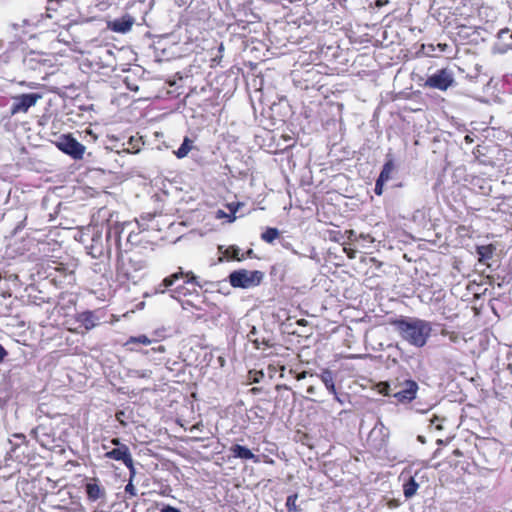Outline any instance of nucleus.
I'll return each mask as SVG.
<instances>
[{"label": "nucleus", "mask_w": 512, "mask_h": 512, "mask_svg": "<svg viewBox=\"0 0 512 512\" xmlns=\"http://www.w3.org/2000/svg\"><path fill=\"white\" fill-rule=\"evenodd\" d=\"M389 324L397 330L403 340L418 348L426 345L432 331L429 322L418 318L401 316L390 319Z\"/></svg>", "instance_id": "f257e3e1"}, {"label": "nucleus", "mask_w": 512, "mask_h": 512, "mask_svg": "<svg viewBox=\"0 0 512 512\" xmlns=\"http://www.w3.org/2000/svg\"><path fill=\"white\" fill-rule=\"evenodd\" d=\"M120 228L119 226H113L109 228L106 234V241L110 242L114 239V246L117 251V265H116V277L122 282L134 281L135 273H137L141 268V262L135 259V255L130 254L129 252L121 251V240H120Z\"/></svg>", "instance_id": "f03ea898"}, {"label": "nucleus", "mask_w": 512, "mask_h": 512, "mask_svg": "<svg viewBox=\"0 0 512 512\" xmlns=\"http://www.w3.org/2000/svg\"><path fill=\"white\" fill-rule=\"evenodd\" d=\"M162 286L165 287V289L162 290V294L167 293L171 298L176 300L197 294V289L202 287L193 272L184 273L181 270L164 278L162 280Z\"/></svg>", "instance_id": "7ed1b4c3"}, {"label": "nucleus", "mask_w": 512, "mask_h": 512, "mask_svg": "<svg viewBox=\"0 0 512 512\" xmlns=\"http://www.w3.org/2000/svg\"><path fill=\"white\" fill-rule=\"evenodd\" d=\"M423 83H419L420 86L430 90H438L446 92L449 88L456 85L454 73L451 69L445 67L437 69L434 72L427 75L424 79H421Z\"/></svg>", "instance_id": "20e7f679"}, {"label": "nucleus", "mask_w": 512, "mask_h": 512, "mask_svg": "<svg viewBox=\"0 0 512 512\" xmlns=\"http://www.w3.org/2000/svg\"><path fill=\"white\" fill-rule=\"evenodd\" d=\"M393 398L400 404H409L417 397L419 390L418 383L406 377H396L393 379Z\"/></svg>", "instance_id": "39448f33"}, {"label": "nucleus", "mask_w": 512, "mask_h": 512, "mask_svg": "<svg viewBox=\"0 0 512 512\" xmlns=\"http://www.w3.org/2000/svg\"><path fill=\"white\" fill-rule=\"evenodd\" d=\"M47 268L50 270L47 277L51 278L55 285L62 287L75 282L74 268L68 264L48 261Z\"/></svg>", "instance_id": "423d86ee"}, {"label": "nucleus", "mask_w": 512, "mask_h": 512, "mask_svg": "<svg viewBox=\"0 0 512 512\" xmlns=\"http://www.w3.org/2000/svg\"><path fill=\"white\" fill-rule=\"evenodd\" d=\"M52 143L64 154L70 156L74 160H80L85 153V146L77 141L71 133L61 134L56 137Z\"/></svg>", "instance_id": "0eeeda50"}, {"label": "nucleus", "mask_w": 512, "mask_h": 512, "mask_svg": "<svg viewBox=\"0 0 512 512\" xmlns=\"http://www.w3.org/2000/svg\"><path fill=\"white\" fill-rule=\"evenodd\" d=\"M263 279L261 271H249L246 269L235 270L229 275V283L234 288H251L258 286Z\"/></svg>", "instance_id": "6e6552de"}, {"label": "nucleus", "mask_w": 512, "mask_h": 512, "mask_svg": "<svg viewBox=\"0 0 512 512\" xmlns=\"http://www.w3.org/2000/svg\"><path fill=\"white\" fill-rule=\"evenodd\" d=\"M167 85L168 96H191L194 92L192 88L193 77L190 75H178L176 74L172 78H168L165 81Z\"/></svg>", "instance_id": "1a4fd4ad"}, {"label": "nucleus", "mask_w": 512, "mask_h": 512, "mask_svg": "<svg viewBox=\"0 0 512 512\" xmlns=\"http://www.w3.org/2000/svg\"><path fill=\"white\" fill-rule=\"evenodd\" d=\"M104 458L121 462L130 470L134 467L133 458L127 445H122L119 448H113L107 451L104 454Z\"/></svg>", "instance_id": "9d476101"}, {"label": "nucleus", "mask_w": 512, "mask_h": 512, "mask_svg": "<svg viewBox=\"0 0 512 512\" xmlns=\"http://www.w3.org/2000/svg\"><path fill=\"white\" fill-rule=\"evenodd\" d=\"M84 489H85L87 499L90 502H97V501L103 502L106 499V490L100 484V481L98 478L88 479L84 486Z\"/></svg>", "instance_id": "9b49d317"}, {"label": "nucleus", "mask_w": 512, "mask_h": 512, "mask_svg": "<svg viewBox=\"0 0 512 512\" xmlns=\"http://www.w3.org/2000/svg\"><path fill=\"white\" fill-rule=\"evenodd\" d=\"M32 434L34 435L35 439L39 444L46 448V449H52L55 446V438L51 435L48 427L45 425H39L37 426L33 431Z\"/></svg>", "instance_id": "f8f14e48"}, {"label": "nucleus", "mask_w": 512, "mask_h": 512, "mask_svg": "<svg viewBox=\"0 0 512 512\" xmlns=\"http://www.w3.org/2000/svg\"><path fill=\"white\" fill-rule=\"evenodd\" d=\"M134 23V18L126 14L120 18L108 22V28L117 33H126L132 28Z\"/></svg>", "instance_id": "ddd939ff"}, {"label": "nucleus", "mask_w": 512, "mask_h": 512, "mask_svg": "<svg viewBox=\"0 0 512 512\" xmlns=\"http://www.w3.org/2000/svg\"><path fill=\"white\" fill-rule=\"evenodd\" d=\"M276 390L278 392L277 396L275 397V409L279 410H285L288 408L290 404V387H288L286 384H278L276 385Z\"/></svg>", "instance_id": "4468645a"}, {"label": "nucleus", "mask_w": 512, "mask_h": 512, "mask_svg": "<svg viewBox=\"0 0 512 512\" xmlns=\"http://www.w3.org/2000/svg\"><path fill=\"white\" fill-rule=\"evenodd\" d=\"M76 321L84 327L85 331H90L99 325V317L96 311L86 310L76 316Z\"/></svg>", "instance_id": "2eb2a0df"}, {"label": "nucleus", "mask_w": 512, "mask_h": 512, "mask_svg": "<svg viewBox=\"0 0 512 512\" xmlns=\"http://www.w3.org/2000/svg\"><path fill=\"white\" fill-rule=\"evenodd\" d=\"M231 457L242 460H252L254 463H259V456L255 455L249 448L235 444L230 447Z\"/></svg>", "instance_id": "dca6fc26"}, {"label": "nucleus", "mask_w": 512, "mask_h": 512, "mask_svg": "<svg viewBox=\"0 0 512 512\" xmlns=\"http://www.w3.org/2000/svg\"><path fill=\"white\" fill-rule=\"evenodd\" d=\"M114 242V239H112L110 242L107 241V243L109 244L108 248L105 250L104 246H103V243H102V240H101V237H97V238H93L92 239V244L87 247V249L89 250L88 253L93 257V258H100V257H103L105 254L110 257V254H111V247H110V243L111 242Z\"/></svg>", "instance_id": "f3484780"}, {"label": "nucleus", "mask_w": 512, "mask_h": 512, "mask_svg": "<svg viewBox=\"0 0 512 512\" xmlns=\"http://www.w3.org/2000/svg\"><path fill=\"white\" fill-rule=\"evenodd\" d=\"M38 98H20L18 103H15L11 107V114L15 115L17 113H25L27 110L35 105Z\"/></svg>", "instance_id": "a211bd4d"}, {"label": "nucleus", "mask_w": 512, "mask_h": 512, "mask_svg": "<svg viewBox=\"0 0 512 512\" xmlns=\"http://www.w3.org/2000/svg\"><path fill=\"white\" fill-rule=\"evenodd\" d=\"M151 344V340L146 335L132 336L125 343L124 346L129 350H136V346Z\"/></svg>", "instance_id": "6ab92c4d"}, {"label": "nucleus", "mask_w": 512, "mask_h": 512, "mask_svg": "<svg viewBox=\"0 0 512 512\" xmlns=\"http://www.w3.org/2000/svg\"><path fill=\"white\" fill-rule=\"evenodd\" d=\"M13 438L16 441H13V440L9 441L11 444V449L9 451V455L11 458H13V457L17 458L18 456L16 455V450L22 445L27 446L28 440L26 439V436L24 434H14Z\"/></svg>", "instance_id": "aec40b11"}, {"label": "nucleus", "mask_w": 512, "mask_h": 512, "mask_svg": "<svg viewBox=\"0 0 512 512\" xmlns=\"http://www.w3.org/2000/svg\"><path fill=\"white\" fill-rule=\"evenodd\" d=\"M394 170H395L394 160L391 157H389L385 161L378 178L387 182L392 178V173Z\"/></svg>", "instance_id": "412c9836"}, {"label": "nucleus", "mask_w": 512, "mask_h": 512, "mask_svg": "<svg viewBox=\"0 0 512 512\" xmlns=\"http://www.w3.org/2000/svg\"><path fill=\"white\" fill-rule=\"evenodd\" d=\"M419 488V484L416 482L415 477L410 476L407 481L403 484L404 496L409 499L413 497Z\"/></svg>", "instance_id": "4be33fe9"}, {"label": "nucleus", "mask_w": 512, "mask_h": 512, "mask_svg": "<svg viewBox=\"0 0 512 512\" xmlns=\"http://www.w3.org/2000/svg\"><path fill=\"white\" fill-rule=\"evenodd\" d=\"M115 418L121 426L127 427L130 423L133 422V411L129 408L120 410L116 412Z\"/></svg>", "instance_id": "5701e85b"}, {"label": "nucleus", "mask_w": 512, "mask_h": 512, "mask_svg": "<svg viewBox=\"0 0 512 512\" xmlns=\"http://www.w3.org/2000/svg\"><path fill=\"white\" fill-rule=\"evenodd\" d=\"M320 378H321L322 382L324 383L325 387L327 388V390L331 394L336 395L337 391H336V387L334 384L333 373L330 370L326 369L321 373Z\"/></svg>", "instance_id": "b1692460"}, {"label": "nucleus", "mask_w": 512, "mask_h": 512, "mask_svg": "<svg viewBox=\"0 0 512 512\" xmlns=\"http://www.w3.org/2000/svg\"><path fill=\"white\" fill-rule=\"evenodd\" d=\"M221 253L228 260L242 261L245 259V255L240 254V249L236 245L228 246L224 251H221Z\"/></svg>", "instance_id": "393cba45"}, {"label": "nucleus", "mask_w": 512, "mask_h": 512, "mask_svg": "<svg viewBox=\"0 0 512 512\" xmlns=\"http://www.w3.org/2000/svg\"><path fill=\"white\" fill-rule=\"evenodd\" d=\"M476 252L479 256V261L491 259L494 253V246L492 244L477 246Z\"/></svg>", "instance_id": "a878e982"}, {"label": "nucleus", "mask_w": 512, "mask_h": 512, "mask_svg": "<svg viewBox=\"0 0 512 512\" xmlns=\"http://www.w3.org/2000/svg\"><path fill=\"white\" fill-rule=\"evenodd\" d=\"M376 390L379 394H381L383 396L393 397V390H394L393 380L381 381V382L377 383Z\"/></svg>", "instance_id": "bb28decb"}, {"label": "nucleus", "mask_w": 512, "mask_h": 512, "mask_svg": "<svg viewBox=\"0 0 512 512\" xmlns=\"http://www.w3.org/2000/svg\"><path fill=\"white\" fill-rule=\"evenodd\" d=\"M192 147L193 141L189 137H185L181 146L178 148L177 151H175V155L179 159L184 158L191 151Z\"/></svg>", "instance_id": "cd10ccee"}, {"label": "nucleus", "mask_w": 512, "mask_h": 512, "mask_svg": "<svg viewBox=\"0 0 512 512\" xmlns=\"http://www.w3.org/2000/svg\"><path fill=\"white\" fill-rule=\"evenodd\" d=\"M280 236V232L277 228L267 227L266 230L261 234V239L266 243H273Z\"/></svg>", "instance_id": "c85d7f7f"}, {"label": "nucleus", "mask_w": 512, "mask_h": 512, "mask_svg": "<svg viewBox=\"0 0 512 512\" xmlns=\"http://www.w3.org/2000/svg\"><path fill=\"white\" fill-rule=\"evenodd\" d=\"M440 334L448 337L452 343H458L460 340H464V337L459 332L450 331L447 328H442Z\"/></svg>", "instance_id": "c756f323"}, {"label": "nucleus", "mask_w": 512, "mask_h": 512, "mask_svg": "<svg viewBox=\"0 0 512 512\" xmlns=\"http://www.w3.org/2000/svg\"><path fill=\"white\" fill-rule=\"evenodd\" d=\"M298 499V494L294 493L287 497L286 499V507L288 509V512H299L300 508L296 504Z\"/></svg>", "instance_id": "7c9ffc66"}, {"label": "nucleus", "mask_w": 512, "mask_h": 512, "mask_svg": "<svg viewBox=\"0 0 512 512\" xmlns=\"http://www.w3.org/2000/svg\"><path fill=\"white\" fill-rule=\"evenodd\" d=\"M443 418H440L438 416H433L431 419H430V424L431 426H433L436 430H443V426H442V422H443Z\"/></svg>", "instance_id": "2f4dec72"}, {"label": "nucleus", "mask_w": 512, "mask_h": 512, "mask_svg": "<svg viewBox=\"0 0 512 512\" xmlns=\"http://www.w3.org/2000/svg\"><path fill=\"white\" fill-rule=\"evenodd\" d=\"M384 183H385L384 180H381L380 178H377L376 183H375V188H374V192H375L376 195H378V196L382 195L383 188H384Z\"/></svg>", "instance_id": "473e14b6"}, {"label": "nucleus", "mask_w": 512, "mask_h": 512, "mask_svg": "<svg viewBox=\"0 0 512 512\" xmlns=\"http://www.w3.org/2000/svg\"><path fill=\"white\" fill-rule=\"evenodd\" d=\"M289 373H290V374H292V375H294V376H295V378H296V380H298V381H300V380H302V379H305V378H306V376H307V374H308V372H307V371H302V372H300V373H296L293 369H290V370H289Z\"/></svg>", "instance_id": "72a5a7b5"}, {"label": "nucleus", "mask_w": 512, "mask_h": 512, "mask_svg": "<svg viewBox=\"0 0 512 512\" xmlns=\"http://www.w3.org/2000/svg\"><path fill=\"white\" fill-rule=\"evenodd\" d=\"M344 252L346 253L349 259H354L356 257V250L351 247H344Z\"/></svg>", "instance_id": "f704fd0d"}, {"label": "nucleus", "mask_w": 512, "mask_h": 512, "mask_svg": "<svg viewBox=\"0 0 512 512\" xmlns=\"http://www.w3.org/2000/svg\"><path fill=\"white\" fill-rule=\"evenodd\" d=\"M59 0H49L47 11L50 12L52 10H56V6L58 5Z\"/></svg>", "instance_id": "c9c22d12"}, {"label": "nucleus", "mask_w": 512, "mask_h": 512, "mask_svg": "<svg viewBox=\"0 0 512 512\" xmlns=\"http://www.w3.org/2000/svg\"><path fill=\"white\" fill-rule=\"evenodd\" d=\"M7 351L5 350V348L0 344V363H2L5 359V357L7 356Z\"/></svg>", "instance_id": "e433bc0d"}, {"label": "nucleus", "mask_w": 512, "mask_h": 512, "mask_svg": "<svg viewBox=\"0 0 512 512\" xmlns=\"http://www.w3.org/2000/svg\"><path fill=\"white\" fill-rule=\"evenodd\" d=\"M111 444H112V445H114V446H116L115 448H119L120 446L125 445L124 443H122V442L120 441V439H119V438H113V439H111Z\"/></svg>", "instance_id": "4c0bfd02"}, {"label": "nucleus", "mask_w": 512, "mask_h": 512, "mask_svg": "<svg viewBox=\"0 0 512 512\" xmlns=\"http://www.w3.org/2000/svg\"><path fill=\"white\" fill-rule=\"evenodd\" d=\"M162 512H180V510H178L174 507H171V506H165V507H162Z\"/></svg>", "instance_id": "58836bf2"}, {"label": "nucleus", "mask_w": 512, "mask_h": 512, "mask_svg": "<svg viewBox=\"0 0 512 512\" xmlns=\"http://www.w3.org/2000/svg\"><path fill=\"white\" fill-rule=\"evenodd\" d=\"M125 491L129 492L131 495H135V493H134V486L131 483L126 485Z\"/></svg>", "instance_id": "ea45409f"}, {"label": "nucleus", "mask_w": 512, "mask_h": 512, "mask_svg": "<svg viewBox=\"0 0 512 512\" xmlns=\"http://www.w3.org/2000/svg\"><path fill=\"white\" fill-rule=\"evenodd\" d=\"M349 240H356V233L353 230L346 231Z\"/></svg>", "instance_id": "a19ab883"}, {"label": "nucleus", "mask_w": 512, "mask_h": 512, "mask_svg": "<svg viewBox=\"0 0 512 512\" xmlns=\"http://www.w3.org/2000/svg\"><path fill=\"white\" fill-rule=\"evenodd\" d=\"M437 47H438V49H439L441 52H444V51H446V49L448 48V44H446V43H439V44L437 45Z\"/></svg>", "instance_id": "79ce46f5"}, {"label": "nucleus", "mask_w": 512, "mask_h": 512, "mask_svg": "<svg viewBox=\"0 0 512 512\" xmlns=\"http://www.w3.org/2000/svg\"><path fill=\"white\" fill-rule=\"evenodd\" d=\"M296 324L299 325V326H306L308 324V321L304 318H301L299 320L296 321Z\"/></svg>", "instance_id": "37998d69"}, {"label": "nucleus", "mask_w": 512, "mask_h": 512, "mask_svg": "<svg viewBox=\"0 0 512 512\" xmlns=\"http://www.w3.org/2000/svg\"><path fill=\"white\" fill-rule=\"evenodd\" d=\"M464 141H465L467 144H471V143H473L474 139H473V137H472L471 135H466V136L464 137Z\"/></svg>", "instance_id": "c03bdc74"}, {"label": "nucleus", "mask_w": 512, "mask_h": 512, "mask_svg": "<svg viewBox=\"0 0 512 512\" xmlns=\"http://www.w3.org/2000/svg\"><path fill=\"white\" fill-rule=\"evenodd\" d=\"M281 138L286 141V142H289L292 140V137L289 135V134H282L281 135Z\"/></svg>", "instance_id": "a18cd8bd"}, {"label": "nucleus", "mask_w": 512, "mask_h": 512, "mask_svg": "<svg viewBox=\"0 0 512 512\" xmlns=\"http://www.w3.org/2000/svg\"><path fill=\"white\" fill-rule=\"evenodd\" d=\"M315 390H316V389H315V387H314V386H309V387L307 388V393H308V394H314V393H315Z\"/></svg>", "instance_id": "49530a36"}, {"label": "nucleus", "mask_w": 512, "mask_h": 512, "mask_svg": "<svg viewBox=\"0 0 512 512\" xmlns=\"http://www.w3.org/2000/svg\"><path fill=\"white\" fill-rule=\"evenodd\" d=\"M139 142H140V139H137V140H136V142H134V138H133V137H131V138H130V142H129V143H130V145H138V144H139Z\"/></svg>", "instance_id": "de8ad7c7"}, {"label": "nucleus", "mask_w": 512, "mask_h": 512, "mask_svg": "<svg viewBox=\"0 0 512 512\" xmlns=\"http://www.w3.org/2000/svg\"><path fill=\"white\" fill-rule=\"evenodd\" d=\"M244 255H245V258L251 257L253 255V250L252 249L247 250V252Z\"/></svg>", "instance_id": "09e8293b"}, {"label": "nucleus", "mask_w": 512, "mask_h": 512, "mask_svg": "<svg viewBox=\"0 0 512 512\" xmlns=\"http://www.w3.org/2000/svg\"><path fill=\"white\" fill-rule=\"evenodd\" d=\"M238 206H239V204H237L236 207L235 206H229V210L232 211L233 213H235L237 208H238Z\"/></svg>", "instance_id": "8fccbe9b"}, {"label": "nucleus", "mask_w": 512, "mask_h": 512, "mask_svg": "<svg viewBox=\"0 0 512 512\" xmlns=\"http://www.w3.org/2000/svg\"><path fill=\"white\" fill-rule=\"evenodd\" d=\"M238 206H239V204H237L236 207L235 206H229V210L232 211L233 213H235L237 208H238Z\"/></svg>", "instance_id": "3c124183"}, {"label": "nucleus", "mask_w": 512, "mask_h": 512, "mask_svg": "<svg viewBox=\"0 0 512 512\" xmlns=\"http://www.w3.org/2000/svg\"><path fill=\"white\" fill-rule=\"evenodd\" d=\"M132 149L134 152H138L140 150L139 145H132Z\"/></svg>", "instance_id": "603ef678"}, {"label": "nucleus", "mask_w": 512, "mask_h": 512, "mask_svg": "<svg viewBox=\"0 0 512 512\" xmlns=\"http://www.w3.org/2000/svg\"><path fill=\"white\" fill-rule=\"evenodd\" d=\"M294 145H295V143H291V144L287 145L285 149L292 148V147H294Z\"/></svg>", "instance_id": "864d4df0"}, {"label": "nucleus", "mask_w": 512, "mask_h": 512, "mask_svg": "<svg viewBox=\"0 0 512 512\" xmlns=\"http://www.w3.org/2000/svg\"><path fill=\"white\" fill-rule=\"evenodd\" d=\"M454 454H455V455H457V456H460V455H461V452H460L458 449H456V450L454 451Z\"/></svg>", "instance_id": "5fc2aeb1"}, {"label": "nucleus", "mask_w": 512, "mask_h": 512, "mask_svg": "<svg viewBox=\"0 0 512 512\" xmlns=\"http://www.w3.org/2000/svg\"><path fill=\"white\" fill-rule=\"evenodd\" d=\"M222 51H223V44H221L219 47V52H222Z\"/></svg>", "instance_id": "6e6d98bb"}, {"label": "nucleus", "mask_w": 512, "mask_h": 512, "mask_svg": "<svg viewBox=\"0 0 512 512\" xmlns=\"http://www.w3.org/2000/svg\"><path fill=\"white\" fill-rule=\"evenodd\" d=\"M429 48H431V51L435 50L433 45H429Z\"/></svg>", "instance_id": "4d7b16f0"}, {"label": "nucleus", "mask_w": 512, "mask_h": 512, "mask_svg": "<svg viewBox=\"0 0 512 512\" xmlns=\"http://www.w3.org/2000/svg\"><path fill=\"white\" fill-rule=\"evenodd\" d=\"M27 96L34 97V96H38V95L37 94H28Z\"/></svg>", "instance_id": "13d9d810"}]
</instances>
